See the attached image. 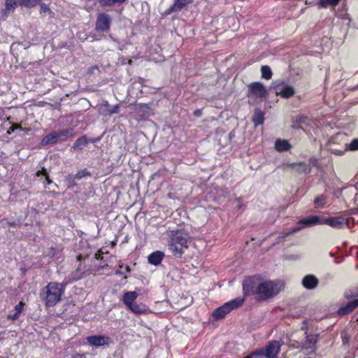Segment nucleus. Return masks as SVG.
<instances>
[{
  "instance_id": "f257e3e1",
  "label": "nucleus",
  "mask_w": 358,
  "mask_h": 358,
  "mask_svg": "<svg viewBox=\"0 0 358 358\" xmlns=\"http://www.w3.org/2000/svg\"><path fill=\"white\" fill-rule=\"evenodd\" d=\"M190 238L180 231H172L168 243L169 249L176 257L180 258L185 250L188 248Z\"/></svg>"
},
{
  "instance_id": "f03ea898",
  "label": "nucleus",
  "mask_w": 358,
  "mask_h": 358,
  "mask_svg": "<svg viewBox=\"0 0 358 358\" xmlns=\"http://www.w3.org/2000/svg\"><path fill=\"white\" fill-rule=\"evenodd\" d=\"M45 289L43 293H41L42 301L46 306L51 307L61 301L64 286L62 283L51 282L45 286Z\"/></svg>"
},
{
  "instance_id": "7ed1b4c3",
  "label": "nucleus",
  "mask_w": 358,
  "mask_h": 358,
  "mask_svg": "<svg viewBox=\"0 0 358 358\" xmlns=\"http://www.w3.org/2000/svg\"><path fill=\"white\" fill-rule=\"evenodd\" d=\"M283 287L280 281L262 280L261 279L257 299L264 301L277 295Z\"/></svg>"
},
{
  "instance_id": "20e7f679",
  "label": "nucleus",
  "mask_w": 358,
  "mask_h": 358,
  "mask_svg": "<svg viewBox=\"0 0 358 358\" xmlns=\"http://www.w3.org/2000/svg\"><path fill=\"white\" fill-rule=\"evenodd\" d=\"M243 301L244 299L241 298H236L230 301H228L219 308H216L213 311L212 316L216 320L222 319L230 311L241 306Z\"/></svg>"
},
{
  "instance_id": "39448f33",
  "label": "nucleus",
  "mask_w": 358,
  "mask_h": 358,
  "mask_svg": "<svg viewBox=\"0 0 358 358\" xmlns=\"http://www.w3.org/2000/svg\"><path fill=\"white\" fill-rule=\"evenodd\" d=\"M261 278L254 275L245 279L243 282V290L245 296L252 295L257 298Z\"/></svg>"
},
{
  "instance_id": "423d86ee",
  "label": "nucleus",
  "mask_w": 358,
  "mask_h": 358,
  "mask_svg": "<svg viewBox=\"0 0 358 358\" xmlns=\"http://www.w3.org/2000/svg\"><path fill=\"white\" fill-rule=\"evenodd\" d=\"M280 351V345L278 341H270L268 345L258 350L260 358H277Z\"/></svg>"
},
{
  "instance_id": "0eeeda50",
  "label": "nucleus",
  "mask_w": 358,
  "mask_h": 358,
  "mask_svg": "<svg viewBox=\"0 0 358 358\" xmlns=\"http://www.w3.org/2000/svg\"><path fill=\"white\" fill-rule=\"evenodd\" d=\"M249 96L262 99L266 96L267 90L262 83L259 82L252 83L248 85Z\"/></svg>"
},
{
  "instance_id": "6e6552de",
  "label": "nucleus",
  "mask_w": 358,
  "mask_h": 358,
  "mask_svg": "<svg viewBox=\"0 0 358 358\" xmlns=\"http://www.w3.org/2000/svg\"><path fill=\"white\" fill-rule=\"evenodd\" d=\"M111 18L109 15L101 13L98 15L96 22V30L99 31H108L110 29Z\"/></svg>"
},
{
  "instance_id": "1a4fd4ad",
  "label": "nucleus",
  "mask_w": 358,
  "mask_h": 358,
  "mask_svg": "<svg viewBox=\"0 0 358 358\" xmlns=\"http://www.w3.org/2000/svg\"><path fill=\"white\" fill-rule=\"evenodd\" d=\"M317 336L310 335L306 337L302 346V351L306 355H310L316 350Z\"/></svg>"
},
{
  "instance_id": "9d476101",
  "label": "nucleus",
  "mask_w": 358,
  "mask_h": 358,
  "mask_svg": "<svg viewBox=\"0 0 358 358\" xmlns=\"http://www.w3.org/2000/svg\"><path fill=\"white\" fill-rule=\"evenodd\" d=\"M86 340L90 345L96 348L109 345L111 341L109 337L101 335L88 336L86 338Z\"/></svg>"
},
{
  "instance_id": "9b49d317",
  "label": "nucleus",
  "mask_w": 358,
  "mask_h": 358,
  "mask_svg": "<svg viewBox=\"0 0 358 358\" xmlns=\"http://www.w3.org/2000/svg\"><path fill=\"white\" fill-rule=\"evenodd\" d=\"M100 113L103 115H110L114 113H118L120 111V106L118 104L110 106L108 101H103L99 108Z\"/></svg>"
},
{
  "instance_id": "f8f14e48",
  "label": "nucleus",
  "mask_w": 358,
  "mask_h": 358,
  "mask_svg": "<svg viewBox=\"0 0 358 358\" xmlns=\"http://www.w3.org/2000/svg\"><path fill=\"white\" fill-rule=\"evenodd\" d=\"M319 280L313 275H306L302 280L303 286L308 289H313L318 285Z\"/></svg>"
},
{
  "instance_id": "ddd939ff",
  "label": "nucleus",
  "mask_w": 358,
  "mask_h": 358,
  "mask_svg": "<svg viewBox=\"0 0 358 358\" xmlns=\"http://www.w3.org/2000/svg\"><path fill=\"white\" fill-rule=\"evenodd\" d=\"M193 0H174L173 5L167 10L166 14L176 13L181 10L187 5L191 3Z\"/></svg>"
},
{
  "instance_id": "4468645a",
  "label": "nucleus",
  "mask_w": 358,
  "mask_h": 358,
  "mask_svg": "<svg viewBox=\"0 0 358 358\" xmlns=\"http://www.w3.org/2000/svg\"><path fill=\"white\" fill-rule=\"evenodd\" d=\"M287 166L298 173H309L311 171L310 166L305 162L289 164Z\"/></svg>"
},
{
  "instance_id": "2eb2a0df",
  "label": "nucleus",
  "mask_w": 358,
  "mask_h": 358,
  "mask_svg": "<svg viewBox=\"0 0 358 358\" xmlns=\"http://www.w3.org/2000/svg\"><path fill=\"white\" fill-rule=\"evenodd\" d=\"M276 94L282 98H289L295 94V90L289 85H283L276 88Z\"/></svg>"
},
{
  "instance_id": "dca6fc26",
  "label": "nucleus",
  "mask_w": 358,
  "mask_h": 358,
  "mask_svg": "<svg viewBox=\"0 0 358 358\" xmlns=\"http://www.w3.org/2000/svg\"><path fill=\"white\" fill-rule=\"evenodd\" d=\"M358 306V299L348 302L346 305L341 306L338 310L339 315H345L352 312Z\"/></svg>"
},
{
  "instance_id": "f3484780",
  "label": "nucleus",
  "mask_w": 358,
  "mask_h": 358,
  "mask_svg": "<svg viewBox=\"0 0 358 358\" xmlns=\"http://www.w3.org/2000/svg\"><path fill=\"white\" fill-rule=\"evenodd\" d=\"M324 224H328L334 228L341 229L346 224L345 218L343 217H331L326 219Z\"/></svg>"
},
{
  "instance_id": "a211bd4d",
  "label": "nucleus",
  "mask_w": 358,
  "mask_h": 358,
  "mask_svg": "<svg viewBox=\"0 0 358 358\" xmlns=\"http://www.w3.org/2000/svg\"><path fill=\"white\" fill-rule=\"evenodd\" d=\"M164 257V254L162 252L155 251L148 256V260L151 264L159 265L162 262Z\"/></svg>"
},
{
  "instance_id": "6ab92c4d",
  "label": "nucleus",
  "mask_w": 358,
  "mask_h": 358,
  "mask_svg": "<svg viewBox=\"0 0 358 358\" xmlns=\"http://www.w3.org/2000/svg\"><path fill=\"white\" fill-rule=\"evenodd\" d=\"M290 148V143L286 140L278 139L275 143V149L278 152L288 151Z\"/></svg>"
},
{
  "instance_id": "aec40b11",
  "label": "nucleus",
  "mask_w": 358,
  "mask_h": 358,
  "mask_svg": "<svg viewBox=\"0 0 358 358\" xmlns=\"http://www.w3.org/2000/svg\"><path fill=\"white\" fill-rule=\"evenodd\" d=\"M137 296L138 294L136 292H127L124 294L122 301L127 306L129 307L134 303Z\"/></svg>"
},
{
  "instance_id": "412c9836",
  "label": "nucleus",
  "mask_w": 358,
  "mask_h": 358,
  "mask_svg": "<svg viewBox=\"0 0 358 358\" xmlns=\"http://www.w3.org/2000/svg\"><path fill=\"white\" fill-rule=\"evenodd\" d=\"M59 139L56 132L46 135L41 141L43 145H51L59 141Z\"/></svg>"
},
{
  "instance_id": "4be33fe9",
  "label": "nucleus",
  "mask_w": 358,
  "mask_h": 358,
  "mask_svg": "<svg viewBox=\"0 0 358 358\" xmlns=\"http://www.w3.org/2000/svg\"><path fill=\"white\" fill-rule=\"evenodd\" d=\"M319 221H320L319 217L314 215V216H311L310 217L301 220L299 222V224H303L307 227H310V226L317 224L319 222Z\"/></svg>"
},
{
  "instance_id": "5701e85b",
  "label": "nucleus",
  "mask_w": 358,
  "mask_h": 358,
  "mask_svg": "<svg viewBox=\"0 0 358 358\" xmlns=\"http://www.w3.org/2000/svg\"><path fill=\"white\" fill-rule=\"evenodd\" d=\"M83 275L84 272L82 271L81 264H80L76 270L73 271L69 276L70 280L71 282L79 280L83 277Z\"/></svg>"
},
{
  "instance_id": "b1692460",
  "label": "nucleus",
  "mask_w": 358,
  "mask_h": 358,
  "mask_svg": "<svg viewBox=\"0 0 358 358\" xmlns=\"http://www.w3.org/2000/svg\"><path fill=\"white\" fill-rule=\"evenodd\" d=\"M88 143L87 139L85 136L78 138L73 144V148L74 150H82Z\"/></svg>"
},
{
  "instance_id": "393cba45",
  "label": "nucleus",
  "mask_w": 358,
  "mask_h": 358,
  "mask_svg": "<svg viewBox=\"0 0 358 358\" xmlns=\"http://www.w3.org/2000/svg\"><path fill=\"white\" fill-rule=\"evenodd\" d=\"M264 113L260 110H255V115L253 117V122L255 126L262 124L264 122Z\"/></svg>"
},
{
  "instance_id": "a878e982",
  "label": "nucleus",
  "mask_w": 358,
  "mask_h": 358,
  "mask_svg": "<svg viewBox=\"0 0 358 358\" xmlns=\"http://www.w3.org/2000/svg\"><path fill=\"white\" fill-rule=\"evenodd\" d=\"M19 4L26 8H34L38 5L41 0H18Z\"/></svg>"
},
{
  "instance_id": "bb28decb",
  "label": "nucleus",
  "mask_w": 358,
  "mask_h": 358,
  "mask_svg": "<svg viewBox=\"0 0 358 358\" xmlns=\"http://www.w3.org/2000/svg\"><path fill=\"white\" fill-rule=\"evenodd\" d=\"M262 77L264 79L269 80L272 77V71L268 66H262L261 68Z\"/></svg>"
},
{
  "instance_id": "cd10ccee",
  "label": "nucleus",
  "mask_w": 358,
  "mask_h": 358,
  "mask_svg": "<svg viewBox=\"0 0 358 358\" xmlns=\"http://www.w3.org/2000/svg\"><path fill=\"white\" fill-rule=\"evenodd\" d=\"M129 308L132 312L136 314H142L145 311V306L138 305L136 303H134Z\"/></svg>"
},
{
  "instance_id": "c85d7f7f",
  "label": "nucleus",
  "mask_w": 358,
  "mask_h": 358,
  "mask_svg": "<svg viewBox=\"0 0 358 358\" xmlns=\"http://www.w3.org/2000/svg\"><path fill=\"white\" fill-rule=\"evenodd\" d=\"M17 5H20L18 0H6V10L13 11Z\"/></svg>"
},
{
  "instance_id": "c756f323",
  "label": "nucleus",
  "mask_w": 358,
  "mask_h": 358,
  "mask_svg": "<svg viewBox=\"0 0 358 358\" xmlns=\"http://www.w3.org/2000/svg\"><path fill=\"white\" fill-rule=\"evenodd\" d=\"M56 133L59 140L64 137L72 136L74 135V131L73 129H63Z\"/></svg>"
},
{
  "instance_id": "7c9ffc66",
  "label": "nucleus",
  "mask_w": 358,
  "mask_h": 358,
  "mask_svg": "<svg viewBox=\"0 0 358 358\" xmlns=\"http://www.w3.org/2000/svg\"><path fill=\"white\" fill-rule=\"evenodd\" d=\"M38 5H40V13H46L48 15H51L52 13L48 5L41 2Z\"/></svg>"
},
{
  "instance_id": "2f4dec72",
  "label": "nucleus",
  "mask_w": 358,
  "mask_h": 358,
  "mask_svg": "<svg viewBox=\"0 0 358 358\" xmlns=\"http://www.w3.org/2000/svg\"><path fill=\"white\" fill-rule=\"evenodd\" d=\"M125 0H100V3L101 6H111V5H113L114 3H122L124 2Z\"/></svg>"
},
{
  "instance_id": "473e14b6",
  "label": "nucleus",
  "mask_w": 358,
  "mask_h": 358,
  "mask_svg": "<svg viewBox=\"0 0 358 358\" xmlns=\"http://www.w3.org/2000/svg\"><path fill=\"white\" fill-rule=\"evenodd\" d=\"M90 173L86 170L83 169L80 171H78L77 173L74 176V179H81L86 176H90Z\"/></svg>"
},
{
  "instance_id": "72a5a7b5",
  "label": "nucleus",
  "mask_w": 358,
  "mask_h": 358,
  "mask_svg": "<svg viewBox=\"0 0 358 358\" xmlns=\"http://www.w3.org/2000/svg\"><path fill=\"white\" fill-rule=\"evenodd\" d=\"M340 0H320V3L322 6L326 7L327 5H336Z\"/></svg>"
},
{
  "instance_id": "f704fd0d",
  "label": "nucleus",
  "mask_w": 358,
  "mask_h": 358,
  "mask_svg": "<svg viewBox=\"0 0 358 358\" xmlns=\"http://www.w3.org/2000/svg\"><path fill=\"white\" fill-rule=\"evenodd\" d=\"M348 149L350 150H358V138H355L352 141V142L348 145Z\"/></svg>"
},
{
  "instance_id": "c9c22d12",
  "label": "nucleus",
  "mask_w": 358,
  "mask_h": 358,
  "mask_svg": "<svg viewBox=\"0 0 358 358\" xmlns=\"http://www.w3.org/2000/svg\"><path fill=\"white\" fill-rule=\"evenodd\" d=\"M307 120V117L304 115H297L295 117L294 122L299 124L305 123Z\"/></svg>"
},
{
  "instance_id": "e433bc0d",
  "label": "nucleus",
  "mask_w": 358,
  "mask_h": 358,
  "mask_svg": "<svg viewBox=\"0 0 358 358\" xmlns=\"http://www.w3.org/2000/svg\"><path fill=\"white\" fill-rule=\"evenodd\" d=\"M315 203L317 207L321 206L324 204V199L323 196L317 197L315 199Z\"/></svg>"
},
{
  "instance_id": "4c0bfd02",
  "label": "nucleus",
  "mask_w": 358,
  "mask_h": 358,
  "mask_svg": "<svg viewBox=\"0 0 358 358\" xmlns=\"http://www.w3.org/2000/svg\"><path fill=\"white\" fill-rule=\"evenodd\" d=\"M22 129L21 125L19 124H13L12 125L8 130L7 131V134L10 135L15 129Z\"/></svg>"
},
{
  "instance_id": "58836bf2",
  "label": "nucleus",
  "mask_w": 358,
  "mask_h": 358,
  "mask_svg": "<svg viewBox=\"0 0 358 358\" xmlns=\"http://www.w3.org/2000/svg\"><path fill=\"white\" fill-rule=\"evenodd\" d=\"M357 296H358V291H356L355 292H353L352 291H350V292H346L345 293V296L347 299H350V298H352V297H356Z\"/></svg>"
},
{
  "instance_id": "ea45409f",
  "label": "nucleus",
  "mask_w": 358,
  "mask_h": 358,
  "mask_svg": "<svg viewBox=\"0 0 358 358\" xmlns=\"http://www.w3.org/2000/svg\"><path fill=\"white\" fill-rule=\"evenodd\" d=\"M24 305V303L22 301L20 302L17 305H16L15 307V309L16 310L15 313L20 314L23 310Z\"/></svg>"
},
{
  "instance_id": "a19ab883",
  "label": "nucleus",
  "mask_w": 358,
  "mask_h": 358,
  "mask_svg": "<svg viewBox=\"0 0 358 358\" xmlns=\"http://www.w3.org/2000/svg\"><path fill=\"white\" fill-rule=\"evenodd\" d=\"M245 358H260L258 350L252 352L250 355Z\"/></svg>"
},
{
  "instance_id": "79ce46f5",
  "label": "nucleus",
  "mask_w": 358,
  "mask_h": 358,
  "mask_svg": "<svg viewBox=\"0 0 358 358\" xmlns=\"http://www.w3.org/2000/svg\"><path fill=\"white\" fill-rule=\"evenodd\" d=\"M299 230H300V228H299V227H296V228L293 229H292L291 231H289V233H286L285 236H288V235H289V234H291L296 233V232L299 231Z\"/></svg>"
},
{
  "instance_id": "37998d69",
  "label": "nucleus",
  "mask_w": 358,
  "mask_h": 358,
  "mask_svg": "<svg viewBox=\"0 0 358 358\" xmlns=\"http://www.w3.org/2000/svg\"><path fill=\"white\" fill-rule=\"evenodd\" d=\"M39 172L41 173V175H43L45 176H48L46 169L45 168H43L41 170H39Z\"/></svg>"
},
{
  "instance_id": "c03bdc74",
  "label": "nucleus",
  "mask_w": 358,
  "mask_h": 358,
  "mask_svg": "<svg viewBox=\"0 0 358 358\" xmlns=\"http://www.w3.org/2000/svg\"><path fill=\"white\" fill-rule=\"evenodd\" d=\"M45 178H46L47 183L48 185H50V184H51L52 182V180L49 178L48 176H46Z\"/></svg>"
},
{
  "instance_id": "a18cd8bd",
  "label": "nucleus",
  "mask_w": 358,
  "mask_h": 358,
  "mask_svg": "<svg viewBox=\"0 0 358 358\" xmlns=\"http://www.w3.org/2000/svg\"><path fill=\"white\" fill-rule=\"evenodd\" d=\"M18 315H19V314H17V313H15V314L11 317V318H12L13 320H15L17 319V317H18Z\"/></svg>"
},
{
  "instance_id": "49530a36",
  "label": "nucleus",
  "mask_w": 358,
  "mask_h": 358,
  "mask_svg": "<svg viewBox=\"0 0 358 358\" xmlns=\"http://www.w3.org/2000/svg\"><path fill=\"white\" fill-rule=\"evenodd\" d=\"M201 110H197L194 112V114L196 115V116H199L201 115Z\"/></svg>"
},
{
  "instance_id": "de8ad7c7",
  "label": "nucleus",
  "mask_w": 358,
  "mask_h": 358,
  "mask_svg": "<svg viewBox=\"0 0 358 358\" xmlns=\"http://www.w3.org/2000/svg\"><path fill=\"white\" fill-rule=\"evenodd\" d=\"M77 259L78 261H81L82 259H83V257L81 255H79L78 256H77Z\"/></svg>"
},
{
  "instance_id": "09e8293b",
  "label": "nucleus",
  "mask_w": 358,
  "mask_h": 358,
  "mask_svg": "<svg viewBox=\"0 0 358 358\" xmlns=\"http://www.w3.org/2000/svg\"><path fill=\"white\" fill-rule=\"evenodd\" d=\"M125 270L127 273H129L131 271V269L129 266H125Z\"/></svg>"
},
{
  "instance_id": "8fccbe9b",
  "label": "nucleus",
  "mask_w": 358,
  "mask_h": 358,
  "mask_svg": "<svg viewBox=\"0 0 358 358\" xmlns=\"http://www.w3.org/2000/svg\"><path fill=\"white\" fill-rule=\"evenodd\" d=\"M74 358H85V357L81 355H77L74 357Z\"/></svg>"
},
{
  "instance_id": "3c124183",
  "label": "nucleus",
  "mask_w": 358,
  "mask_h": 358,
  "mask_svg": "<svg viewBox=\"0 0 358 358\" xmlns=\"http://www.w3.org/2000/svg\"><path fill=\"white\" fill-rule=\"evenodd\" d=\"M95 258L97 259H100L101 258V255L99 253H96L95 255Z\"/></svg>"
},
{
  "instance_id": "603ef678",
  "label": "nucleus",
  "mask_w": 358,
  "mask_h": 358,
  "mask_svg": "<svg viewBox=\"0 0 358 358\" xmlns=\"http://www.w3.org/2000/svg\"><path fill=\"white\" fill-rule=\"evenodd\" d=\"M115 273L117 274V275H122L123 274V273L120 270H117Z\"/></svg>"
},
{
  "instance_id": "864d4df0",
  "label": "nucleus",
  "mask_w": 358,
  "mask_h": 358,
  "mask_svg": "<svg viewBox=\"0 0 358 358\" xmlns=\"http://www.w3.org/2000/svg\"><path fill=\"white\" fill-rule=\"evenodd\" d=\"M41 173H40V172H39V171H38L36 172V176H41Z\"/></svg>"
},
{
  "instance_id": "5fc2aeb1",
  "label": "nucleus",
  "mask_w": 358,
  "mask_h": 358,
  "mask_svg": "<svg viewBox=\"0 0 358 358\" xmlns=\"http://www.w3.org/2000/svg\"><path fill=\"white\" fill-rule=\"evenodd\" d=\"M294 127L296 128V127H299V126L294 125Z\"/></svg>"
},
{
  "instance_id": "6e6d98bb",
  "label": "nucleus",
  "mask_w": 358,
  "mask_h": 358,
  "mask_svg": "<svg viewBox=\"0 0 358 358\" xmlns=\"http://www.w3.org/2000/svg\"><path fill=\"white\" fill-rule=\"evenodd\" d=\"M357 321H358V318H357Z\"/></svg>"
}]
</instances>
